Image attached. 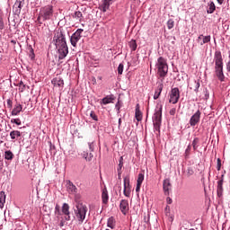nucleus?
Returning a JSON list of instances; mask_svg holds the SVG:
<instances>
[{
    "mask_svg": "<svg viewBox=\"0 0 230 230\" xmlns=\"http://www.w3.org/2000/svg\"><path fill=\"white\" fill-rule=\"evenodd\" d=\"M59 39H61V45L58 49L59 58H66V57H67V53H69V48H67V43L66 42V35H69V31H67V28L66 27H61L59 28Z\"/></svg>",
    "mask_w": 230,
    "mask_h": 230,
    "instance_id": "f257e3e1",
    "label": "nucleus"
},
{
    "mask_svg": "<svg viewBox=\"0 0 230 230\" xmlns=\"http://www.w3.org/2000/svg\"><path fill=\"white\" fill-rule=\"evenodd\" d=\"M152 119L155 130L156 132H161V123H163V105L155 110Z\"/></svg>",
    "mask_w": 230,
    "mask_h": 230,
    "instance_id": "f03ea898",
    "label": "nucleus"
},
{
    "mask_svg": "<svg viewBox=\"0 0 230 230\" xmlns=\"http://www.w3.org/2000/svg\"><path fill=\"white\" fill-rule=\"evenodd\" d=\"M74 211L79 224H84V220H85V216L87 215V207L82 203H77Z\"/></svg>",
    "mask_w": 230,
    "mask_h": 230,
    "instance_id": "7ed1b4c3",
    "label": "nucleus"
},
{
    "mask_svg": "<svg viewBox=\"0 0 230 230\" xmlns=\"http://www.w3.org/2000/svg\"><path fill=\"white\" fill-rule=\"evenodd\" d=\"M156 67L158 69V75L160 78L164 79V76L168 75V64L164 58H158L156 62Z\"/></svg>",
    "mask_w": 230,
    "mask_h": 230,
    "instance_id": "20e7f679",
    "label": "nucleus"
},
{
    "mask_svg": "<svg viewBox=\"0 0 230 230\" xmlns=\"http://www.w3.org/2000/svg\"><path fill=\"white\" fill-rule=\"evenodd\" d=\"M215 73L220 82L226 80V75H224V62H222V58L216 59Z\"/></svg>",
    "mask_w": 230,
    "mask_h": 230,
    "instance_id": "39448f33",
    "label": "nucleus"
},
{
    "mask_svg": "<svg viewBox=\"0 0 230 230\" xmlns=\"http://www.w3.org/2000/svg\"><path fill=\"white\" fill-rule=\"evenodd\" d=\"M49 57H52V58L58 57V36H54L53 42L49 45Z\"/></svg>",
    "mask_w": 230,
    "mask_h": 230,
    "instance_id": "423d86ee",
    "label": "nucleus"
},
{
    "mask_svg": "<svg viewBox=\"0 0 230 230\" xmlns=\"http://www.w3.org/2000/svg\"><path fill=\"white\" fill-rule=\"evenodd\" d=\"M51 15H53V6L48 5L40 10L38 19L48 21V19H50Z\"/></svg>",
    "mask_w": 230,
    "mask_h": 230,
    "instance_id": "0eeeda50",
    "label": "nucleus"
},
{
    "mask_svg": "<svg viewBox=\"0 0 230 230\" xmlns=\"http://www.w3.org/2000/svg\"><path fill=\"white\" fill-rule=\"evenodd\" d=\"M82 33H84V29H77L76 31H75L71 38L70 42L74 48H76V44H78V40L82 39Z\"/></svg>",
    "mask_w": 230,
    "mask_h": 230,
    "instance_id": "6e6552de",
    "label": "nucleus"
},
{
    "mask_svg": "<svg viewBox=\"0 0 230 230\" xmlns=\"http://www.w3.org/2000/svg\"><path fill=\"white\" fill-rule=\"evenodd\" d=\"M181 98V93L179 92V88L175 87L171 90V95H170V103H177L179 102V99Z\"/></svg>",
    "mask_w": 230,
    "mask_h": 230,
    "instance_id": "1a4fd4ad",
    "label": "nucleus"
},
{
    "mask_svg": "<svg viewBox=\"0 0 230 230\" xmlns=\"http://www.w3.org/2000/svg\"><path fill=\"white\" fill-rule=\"evenodd\" d=\"M61 212H62V214H59V215H60V218L62 220H64V217H62V215L65 216V220H71V216H70V212H69V205L67 203L63 204Z\"/></svg>",
    "mask_w": 230,
    "mask_h": 230,
    "instance_id": "9d476101",
    "label": "nucleus"
},
{
    "mask_svg": "<svg viewBox=\"0 0 230 230\" xmlns=\"http://www.w3.org/2000/svg\"><path fill=\"white\" fill-rule=\"evenodd\" d=\"M202 113L199 111V110H198L191 117L190 119V127H195V125H197V123H199L200 121V115Z\"/></svg>",
    "mask_w": 230,
    "mask_h": 230,
    "instance_id": "9b49d317",
    "label": "nucleus"
},
{
    "mask_svg": "<svg viewBox=\"0 0 230 230\" xmlns=\"http://www.w3.org/2000/svg\"><path fill=\"white\" fill-rule=\"evenodd\" d=\"M217 193L219 199L224 195V174L221 175V179L217 181Z\"/></svg>",
    "mask_w": 230,
    "mask_h": 230,
    "instance_id": "f8f14e48",
    "label": "nucleus"
},
{
    "mask_svg": "<svg viewBox=\"0 0 230 230\" xmlns=\"http://www.w3.org/2000/svg\"><path fill=\"white\" fill-rule=\"evenodd\" d=\"M112 4V0H102V4L99 5V8L101 12L105 13L109 8H111V5Z\"/></svg>",
    "mask_w": 230,
    "mask_h": 230,
    "instance_id": "ddd939ff",
    "label": "nucleus"
},
{
    "mask_svg": "<svg viewBox=\"0 0 230 230\" xmlns=\"http://www.w3.org/2000/svg\"><path fill=\"white\" fill-rule=\"evenodd\" d=\"M125 197H130V179L128 177L124 178V190Z\"/></svg>",
    "mask_w": 230,
    "mask_h": 230,
    "instance_id": "4468645a",
    "label": "nucleus"
},
{
    "mask_svg": "<svg viewBox=\"0 0 230 230\" xmlns=\"http://www.w3.org/2000/svg\"><path fill=\"white\" fill-rule=\"evenodd\" d=\"M197 42L198 44H199V46H204V44H208V42H211V36H203L202 34L199 35L197 39Z\"/></svg>",
    "mask_w": 230,
    "mask_h": 230,
    "instance_id": "2eb2a0df",
    "label": "nucleus"
},
{
    "mask_svg": "<svg viewBox=\"0 0 230 230\" xmlns=\"http://www.w3.org/2000/svg\"><path fill=\"white\" fill-rule=\"evenodd\" d=\"M163 189L164 195H170V190H172V182H170V179L164 180Z\"/></svg>",
    "mask_w": 230,
    "mask_h": 230,
    "instance_id": "dca6fc26",
    "label": "nucleus"
},
{
    "mask_svg": "<svg viewBox=\"0 0 230 230\" xmlns=\"http://www.w3.org/2000/svg\"><path fill=\"white\" fill-rule=\"evenodd\" d=\"M120 211L123 215H127V211H128V200L122 199L119 204Z\"/></svg>",
    "mask_w": 230,
    "mask_h": 230,
    "instance_id": "f3484780",
    "label": "nucleus"
},
{
    "mask_svg": "<svg viewBox=\"0 0 230 230\" xmlns=\"http://www.w3.org/2000/svg\"><path fill=\"white\" fill-rule=\"evenodd\" d=\"M163 87H164L163 83H159L154 94V100H158V98L161 96V93H163Z\"/></svg>",
    "mask_w": 230,
    "mask_h": 230,
    "instance_id": "a211bd4d",
    "label": "nucleus"
},
{
    "mask_svg": "<svg viewBox=\"0 0 230 230\" xmlns=\"http://www.w3.org/2000/svg\"><path fill=\"white\" fill-rule=\"evenodd\" d=\"M200 87V81H192L190 84V89L195 91V93H199V89Z\"/></svg>",
    "mask_w": 230,
    "mask_h": 230,
    "instance_id": "6ab92c4d",
    "label": "nucleus"
},
{
    "mask_svg": "<svg viewBox=\"0 0 230 230\" xmlns=\"http://www.w3.org/2000/svg\"><path fill=\"white\" fill-rule=\"evenodd\" d=\"M114 100H116V97H114V95H107L101 101V103H103V105H108V103H112Z\"/></svg>",
    "mask_w": 230,
    "mask_h": 230,
    "instance_id": "aec40b11",
    "label": "nucleus"
},
{
    "mask_svg": "<svg viewBox=\"0 0 230 230\" xmlns=\"http://www.w3.org/2000/svg\"><path fill=\"white\" fill-rule=\"evenodd\" d=\"M135 118L137 121H141L143 119V113L139 110V104L136 106Z\"/></svg>",
    "mask_w": 230,
    "mask_h": 230,
    "instance_id": "412c9836",
    "label": "nucleus"
},
{
    "mask_svg": "<svg viewBox=\"0 0 230 230\" xmlns=\"http://www.w3.org/2000/svg\"><path fill=\"white\" fill-rule=\"evenodd\" d=\"M102 199L103 204H107L109 202V192L106 188L102 190Z\"/></svg>",
    "mask_w": 230,
    "mask_h": 230,
    "instance_id": "4be33fe9",
    "label": "nucleus"
},
{
    "mask_svg": "<svg viewBox=\"0 0 230 230\" xmlns=\"http://www.w3.org/2000/svg\"><path fill=\"white\" fill-rule=\"evenodd\" d=\"M22 111V105L17 104L12 111V116H19L20 112Z\"/></svg>",
    "mask_w": 230,
    "mask_h": 230,
    "instance_id": "5701e85b",
    "label": "nucleus"
},
{
    "mask_svg": "<svg viewBox=\"0 0 230 230\" xmlns=\"http://www.w3.org/2000/svg\"><path fill=\"white\" fill-rule=\"evenodd\" d=\"M6 202V194L4 191L0 192V208H4V203Z\"/></svg>",
    "mask_w": 230,
    "mask_h": 230,
    "instance_id": "b1692460",
    "label": "nucleus"
},
{
    "mask_svg": "<svg viewBox=\"0 0 230 230\" xmlns=\"http://www.w3.org/2000/svg\"><path fill=\"white\" fill-rule=\"evenodd\" d=\"M107 226H108V227H110L111 229H114V227H116V219H114V217H111L108 219Z\"/></svg>",
    "mask_w": 230,
    "mask_h": 230,
    "instance_id": "393cba45",
    "label": "nucleus"
},
{
    "mask_svg": "<svg viewBox=\"0 0 230 230\" xmlns=\"http://www.w3.org/2000/svg\"><path fill=\"white\" fill-rule=\"evenodd\" d=\"M128 44L131 51L137 49V42H136V40H131Z\"/></svg>",
    "mask_w": 230,
    "mask_h": 230,
    "instance_id": "a878e982",
    "label": "nucleus"
},
{
    "mask_svg": "<svg viewBox=\"0 0 230 230\" xmlns=\"http://www.w3.org/2000/svg\"><path fill=\"white\" fill-rule=\"evenodd\" d=\"M217 10V6L214 2L208 4V8L207 9V13H213Z\"/></svg>",
    "mask_w": 230,
    "mask_h": 230,
    "instance_id": "bb28decb",
    "label": "nucleus"
},
{
    "mask_svg": "<svg viewBox=\"0 0 230 230\" xmlns=\"http://www.w3.org/2000/svg\"><path fill=\"white\" fill-rule=\"evenodd\" d=\"M11 139H17V137H21V131L13 130L10 132Z\"/></svg>",
    "mask_w": 230,
    "mask_h": 230,
    "instance_id": "cd10ccee",
    "label": "nucleus"
},
{
    "mask_svg": "<svg viewBox=\"0 0 230 230\" xmlns=\"http://www.w3.org/2000/svg\"><path fill=\"white\" fill-rule=\"evenodd\" d=\"M14 8H19V11L22 9V6H24V0H16L14 3Z\"/></svg>",
    "mask_w": 230,
    "mask_h": 230,
    "instance_id": "c85d7f7f",
    "label": "nucleus"
},
{
    "mask_svg": "<svg viewBox=\"0 0 230 230\" xmlns=\"http://www.w3.org/2000/svg\"><path fill=\"white\" fill-rule=\"evenodd\" d=\"M121 168H123V156H120L119 160V166L117 169L119 177L121 175Z\"/></svg>",
    "mask_w": 230,
    "mask_h": 230,
    "instance_id": "c756f323",
    "label": "nucleus"
},
{
    "mask_svg": "<svg viewBox=\"0 0 230 230\" xmlns=\"http://www.w3.org/2000/svg\"><path fill=\"white\" fill-rule=\"evenodd\" d=\"M67 189L72 191V193H76V186L71 182V181H67Z\"/></svg>",
    "mask_w": 230,
    "mask_h": 230,
    "instance_id": "7c9ffc66",
    "label": "nucleus"
},
{
    "mask_svg": "<svg viewBox=\"0 0 230 230\" xmlns=\"http://www.w3.org/2000/svg\"><path fill=\"white\" fill-rule=\"evenodd\" d=\"M4 159H6L7 161H12V159H13V153H12V151H5Z\"/></svg>",
    "mask_w": 230,
    "mask_h": 230,
    "instance_id": "2f4dec72",
    "label": "nucleus"
},
{
    "mask_svg": "<svg viewBox=\"0 0 230 230\" xmlns=\"http://www.w3.org/2000/svg\"><path fill=\"white\" fill-rule=\"evenodd\" d=\"M83 157H84V159H86L87 161H91V159H93V153L87 152V151H84L83 153Z\"/></svg>",
    "mask_w": 230,
    "mask_h": 230,
    "instance_id": "473e14b6",
    "label": "nucleus"
},
{
    "mask_svg": "<svg viewBox=\"0 0 230 230\" xmlns=\"http://www.w3.org/2000/svg\"><path fill=\"white\" fill-rule=\"evenodd\" d=\"M27 53L31 58H35V52H33V48H31V46L27 48Z\"/></svg>",
    "mask_w": 230,
    "mask_h": 230,
    "instance_id": "72a5a7b5",
    "label": "nucleus"
},
{
    "mask_svg": "<svg viewBox=\"0 0 230 230\" xmlns=\"http://www.w3.org/2000/svg\"><path fill=\"white\" fill-rule=\"evenodd\" d=\"M20 93H24L26 91V84L22 81H20L18 84Z\"/></svg>",
    "mask_w": 230,
    "mask_h": 230,
    "instance_id": "f704fd0d",
    "label": "nucleus"
},
{
    "mask_svg": "<svg viewBox=\"0 0 230 230\" xmlns=\"http://www.w3.org/2000/svg\"><path fill=\"white\" fill-rule=\"evenodd\" d=\"M143 181H145V174L139 173L137 180V184H143Z\"/></svg>",
    "mask_w": 230,
    "mask_h": 230,
    "instance_id": "c9c22d12",
    "label": "nucleus"
},
{
    "mask_svg": "<svg viewBox=\"0 0 230 230\" xmlns=\"http://www.w3.org/2000/svg\"><path fill=\"white\" fill-rule=\"evenodd\" d=\"M173 26H175V22L173 21V19L168 20V22H167L168 30H172V28H173Z\"/></svg>",
    "mask_w": 230,
    "mask_h": 230,
    "instance_id": "e433bc0d",
    "label": "nucleus"
},
{
    "mask_svg": "<svg viewBox=\"0 0 230 230\" xmlns=\"http://www.w3.org/2000/svg\"><path fill=\"white\" fill-rule=\"evenodd\" d=\"M199 137H195L194 140L192 141V147L194 151L197 150V148H199V146H197L199 145Z\"/></svg>",
    "mask_w": 230,
    "mask_h": 230,
    "instance_id": "4c0bfd02",
    "label": "nucleus"
},
{
    "mask_svg": "<svg viewBox=\"0 0 230 230\" xmlns=\"http://www.w3.org/2000/svg\"><path fill=\"white\" fill-rule=\"evenodd\" d=\"M190 152H191V145L189 144L185 150V159H188V157H190Z\"/></svg>",
    "mask_w": 230,
    "mask_h": 230,
    "instance_id": "58836bf2",
    "label": "nucleus"
},
{
    "mask_svg": "<svg viewBox=\"0 0 230 230\" xmlns=\"http://www.w3.org/2000/svg\"><path fill=\"white\" fill-rule=\"evenodd\" d=\"M193 173H195V171H193V169L191 167H189L187 169V173H186L187 177H191V175H193Z\"/></svg>",
    "mask_w": 230,
    "mask_h": 230,
    "instance_id": "ea45409f",
    "label": "nucleus"
},
{
    "mask_svg": "<svg viewBox=\"0 0 230 230\" xmlns=\"http://www.w3.org/2000/svg\"><path fill=\"white\" fill-rule=\"evenodd\" d=\"M82 17H84V14H82V12L76 11V12L75 13V19H81Z\"/></svg>",
    "mask_w": 230,
    "mask_h": 230,
    "instance_id": "a19ab883",
    "label": "nucleus"
},
{
    "mask_svg": "<svg viewBox=\"0 0 230 230\" xmlns=\"http://www.w3.org/2000/svg\"><path fill=\"white\" fill-rule=\"evenodd\" d=\"M123 63H120L119 65V67H118V74L119 75H123Z\"/></svg>",
    "mask_w": 230,
    "mask_h": 230,
    "instance_id": "79ce46f5",
    "label": "nucleus"
},
{
    "mask_svg": "<svg viewBox=\"0 0 230 230\" xmlns=\"http://www.w3.org/2000/svg\"><path fill=\"white\" fill-rule=\"evenodd\" d=\"M90 116L94 121H98V116L96 113H94V111H91Z\"/></svg>",
    "mask_w": 230,
    "mask_h": 230,
    "instance_id": "37998d69",
    "label": "nucleus"
},
{
    "mask_svg": "<svg viewBox=\"0 0 230 230\" xmlns=\"http://www.w3.org/2000/svg\"><path fill=\"white\" fill-rule=\"evenodd\" d=\"M90 152H94V142L88 143Z\"/></svg>",
    "mask_w": 230,
    "mask_h": 230,
    "instance_id": "c03bdc74",
    "label": "nucleus"
},
{
    "mask_svg": "<svg viewBox=\"0 0 230 230\" xmlns=\"http://www.w3.org/2000/svg\"><path fill=\"white\" fill-rule=\"evenodd\" d=\"M220 168H222V161L220 160V158H217V172H220Z\"/></svg>",
    "mask_w": 230,
    "mask_h": 230,
    "instance_id": "a18cd8bd",
    "label": "nucleus"
},
{
    "mask_svg": "<svg viewBox=\"0 0 230 230\" xmlns=\"http://www.w3.org/2000/svg\"><path fill=\"white\" fill-rule=\"evenodd\" d=\"M11 123H15V125H21V119H12Z\"/></svg>",
    "mask_w": 230,
    "mask_h": 230,
    "instance_id": "49530a36",
    "label": "nucleus"
},
{
    "mask_svg": "<svg viewBox=\"0 0 230 230\" xmlns=\"http://www.w3.org/2000/svg\"><path fill=\"white\" fill-rule=\"evenodd\" d=\"M115 109H117L118 114H119V109H121V104L119 103V101L115 105Z\"/></svg>",
    "mask_w": 230,
    "mask_h": 230,
    "instance_id": "de8ad7c7",
    "label": "nucleus"
},
{
    "mask_svg": "<svg viewBox=\"0 0 230 230\" xmlns=\"http://www.w3.org/2000/svg\"><path fill=\"white\" fill-rule=\"evenodd\" d=\"M52 84H54V87H57L58 85V79L57 77H55L54 79H52Z\"/></svg>",
    "mask_w": 230,
    "mask_h": 230,
    "instance_id": "09e8293b",
    "label": "nucleus"
},
{
    "mask_svg": "<svg viewBox=\"0 0 230 230\" xmlns=\"http://www.w3.org/2000/svg\"><path fill=\"white\" fill-rule=\"evenodd\" d=\"M215 58H222V53L220 51H216Z\"/></svg>",
    "mask_w": 230,
    "mask_h": 230,
    "instance_id": "8fccbe9b",
    "label": "nucleus"
},
{
    "mask_svg": "<svg viewBox=\"0 0 230 230\" xmlns=\"http://www.w3.org/2000/svg\"><path fill=\"white\" fill-rule=\"evenodd\" d=\"M175 112H177V109L175 108L171 109L169 111L171 116H175Z\"/></svg>",
    "mask_w": 230,
    "mask_h": 230,
    "instance_id": "3c124183",
    "label": "nucleus"
},
{
    "mask_svg": "<svg viewBox=\"0 0 230 230\" xmlns=\"http://www.w3.org/2000/svg\"><path fill=\"white\" fill-rule=\"evenodd\" d=\"M4 28V22H3V18L0 16V30Z\"/></svg>",
    "mask_w": 230,
    "mask_h": 230,
    "instance_id": "603ef678",
    "label": "nucleus"
},
{
    "mask_svg": "<svg viewBox=\"0 0 230 230\" xmlns=\"http://www.w3.org/2000/svg\"><path fill=\"white\" fill-rule=\"evenodd\" d=\"M144 221L146 222V224H148V222H150V215H147L144 217Z\"/></svg>",
    "mask_w": 230,
    "mask_h": 230,
    "instance_id": "864d4df0",
    "label": "nucleus"
},
{
    "mask_svg": "<svg viewBox=\"0 0 230 230\" xmlns=\"http://www.w3.org/2000/svg\"><path fill=\"white\" fill-rule=\"evenodd\" d=\"M209 99V92L208 91V89L205 90V100H208Z\"/></svg>",
    "mask_w": 230,
    "mask_h": 230,
    "instance_id": "5fc2aeb1",
    "label": "nucleus"
},
{
    "mask_svg": "<svg viewBox=\"0 0 230 230\" xmlns=\"http://www.w3.org/2000/svg\"><path fill=\"white\" fill-rule=\"evenodd\" d=\"M12 105H13L12 100L8 99V100H7V107H8L9 109H12Z\"/></svg>",
    "mask_w": 230,
    "mask_h": 230,
    "instance_id": "6e6d98bb",
    "label": "nucleus"
},
{
    "mask_svg": "<svg viewBox=\"0 0 230 230\" xmlns=\"http://www.w3.org/2000/svg\"><path fill=\"white\" fill-rule=\"evenodd\" d=\"M141 190V183H137L136 191H140Z\"/></svg>",
    "mask_w": 230,
    "mask_h": 230,
    "instance_id": "4d7b16f0",
    "label": "nucleus"
},
{
    "mask_svg": "<svg viewBox=\"0 0 230 230\" xmlns=\"http://www.w3.org/2000/svg\"><path fill=\"white\" fill-rule=\"evenodd\" d=\"M61 85H64V80L59 78V80H58V87H60Z\"/></svg>",
    "mask_w": 230,
    "mask_h": 230,
    "instance_id": "13d9d810",
    "label": "nucleus"
},
{
    "mask_svg": "<svg viewBox=\"0 0 230 230\" xmlns=\"http://www.w3.org/2000/svg\"><path fill=\"white\" fill-rule=\"evenodd\" d=\"M166 200H167V204H172V202H173V200H172V198H170V197H168V198L166 199Z\"/></svg>",
    "mask_w": 230,
    "mask_h": 230,
    "instance_id": "bf43d9fd",
    "label": "nucleus"
},
{
    "mask_svg": "<svg viewBox=\"0 0 230 230\" xmlns=\"http://www.w3.org/2000/svg\"><path fill=\"white\" fill-rule=\"evenodd\" d=\"M217 1L218 4H223V3H224V0H217Z\"/></svg>",
    "mask_w": 230,
    "mask_h": 230,
    "instance_id": "052dcab7",
    "label": "nucleus"
},
{
    "mask_svg": "<svg viewBox=\"0 0 230 230\" xmlns=\"http://www.w3.org/2000/svg\"><path fill=\"white\" fill-rule=\"evenodd\" d=\"M63 226H64V220H61L60 221V226L63 227Z\"/></svg>",
    "mask_w": 230,
    "mask_h": 230,
    "instance_id": "680f3d73",
    "label": "nucleus"
},
{
    "mask_svg": "<svg viewBox=\"0 0 230 230\" xmlns=\"http://www.w3.org/2000/svg\"><path fill=\"white\" fill-rule=\"evenodd\" d=\"M56 211H58V205H56Z\"/></svg>",
    "mask_w": 230,
    "mask_h": 230,
    "instance_id": "e2e57ef3",
    "label": "nucleus"
},
{
    "mask_svg": "<svg viewBox=\"0 0 230 230\" xmlns=\"http://www.w3.org/2000/svg\"><path fill=\"white\" fill-rule=\"evenodd\" d=\"M93 82H94V84H96V78H93Z\"/></svg>",
    "mask_w": 230,
    "mask_h": 230,
    "instance_id": "0e129e2a",
    "label": "nucleus"
},
{
    "mask_svg": "<svg viewBox=\"0 0 230 230\" xmlns=\"http://www.w3.org/2000/svg\"><path fill=\"white\" fill-rule=\"evenodd\" d=\"M119 125H121V119H119Z\"/></svg>",
    "mask_w": 230,
    "mask_h": 230,
    "instance_id": "69168bd1",
    "label": "nucleus"
},
{
    "mask_svg": "<svg viewBox=\"0 0 230 230\" xmlns=\"http://www.w3.org/2000/svg\"><path fill=\"white\" fill-rule=\"evenodd\" d=\"M13 44H16V41L15 40H12L11 41Z\"/></svg>",
    "mask_w": 230,
    "mask_h": 230,
    "instance_id": "338daca9",
    "label": "nucleus"
},
{
    "mask_svg": "<svg viewBox=\"0 0 230 230\" xmlns=\"http://www.w3.org/2000/svg\"><path fill=\"white\" fill-rule=\"evenodd\" d=\"M98 78H99V80H102V76H99Z\"/></svg>",
    "mask_w": 230,
    "mask_h": 230,
    "instance_id": "774afa93",
    "label": "nucleus"
}]
</instances>
